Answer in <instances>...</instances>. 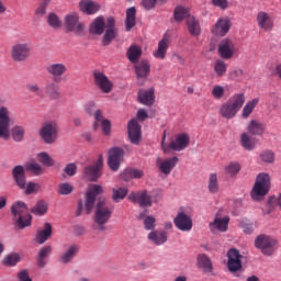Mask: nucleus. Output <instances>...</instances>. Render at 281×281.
Instances as JSON below:
<instances>
[{
  "label": "nucleus",
  "instance_id": "nucleus-63",
  "mask_svg": "<svg viewBox=\"0 0 281 281\" xmlns=\"http://www.w3.org/2000/svg\"><path fill=\"white\" fill-rule=\"evenodd\" d=\"M101 131L103 135H111V121L106 120L101 122Z\"/></svg>",
  "mask_w": 281,
  "mask_h": 281
},
{
  "label": "nucleus",
  "instance_id": "nucleus-26",
  "mask_svg": "<svg viewBox=\"0 0 281 281\" xmlns=\"http://www.w3.org/2000/svg\"><path fill=\"white\" fill-rule=\"evenodd\" d=\"M246 130L248 134L252 135L254 137H262V135H265V131H267V125L259 120H251Z\"/></svg>",
  "mask_w": 281,
  "mask_h": 281
},
{
  "label": "nucleus",
  "instance_id": "nucleus-8",
  "mask_svg": "<svg viewBox=\"0 0 281 281\" xmlns=\"http://www.w3.org/2000/svg\"><path fill=\"white\" fill-rule=\"evenodd\" d=\"M64 27L67 32H72L77 36H82V33L85 32V24L80 22V18L74 12L65 16Z\"/></svg>",
  "mask_w": 281,
  "mask_h": 281
},
{
  "label": "nucleus",
  "instance_id": "nucleus-64",
  "mask_svg": "<svg viewBox=\"0 0 281 281\" xmlns=\"http://www.w3.org/2000/svg\"><path fill=\"white\" fill-rule=\"evenodd\" d=\"M18 280L32 281V278H30V272H27V270H21L20 272H18Z\"/></svg>",
  "mask_w": 281,
  "mask_h": 281
},
{
  "label": "nucleus",
  "instance_id": "nucleus-12",
  "mask_svg": "<svg viewBox=\"0 0 281 281\" xmlns=\"http://www.w3.org/2000/svg\"><path fill=\"white\" fill-rule=\"evenodd\" d=\"M98 194H102V187L100 184H93L85 195V212L86 214H91L93 207H95V199Z\"/></svg>",
  "mask_w": 281,
  "mask_h": 281
},
{
  "label": "nucleus",
  "instance_id": "nucleus-57",
  "mask_svg": "<svg viewBox=\"0 0 281 281\" xmlns=\"http://www.w3.org/2000/svg\"><path fill=\"white\" fill-rule=\"evenodd\" d=\"M157 3H159V5H164L166 0H142V5L145 10H153Z\"/></svg>",
  "mask_w": 281,
  "mask_h": 281
},
{
  "label": "nucleus",
  "instance_id": "nucleus-59",
  "mask_svg": "<svg viewBox=\"0 0 281 281\" xmlns=\"http://www.w3.org/2000/svg\"><path fill=\"white\" fill-rule=\"evenodd\" d=\"M25 194H34V192H38L41 190V184L36 182H25Z\"/></svg>",
  "mask_w": 281,
  "mask_h": 281
},
{
  "label": "nucleus",
  "instance_id": "nucleus-58",
  "mask_svg": "<svg viewBox=\"0 0 281 281\" xmlns=\"http://www.w3.org/2000/svg\"><path fill=\"white\" fill-rule=\"evenodd\" d=\"M212 95L215 100H221L225 95V88L223 86H214L212 89Z\"/></svg>",
  "mask_w": 281,
  "mask_h": 281
},
{
  "label": "nucleus",
  "instance_id": "nucleus-24",
  "mask_svg": "<svg viewBox=\"0 0 281 281\" xmlns=\"http://www.w3.org/2000/svg\"><path fill=\"white\" fill-rule=\"evenodd\" d=\"M47 74L53 76L54 82H60V78L67 74V66L63 63L50 64L47 68Z\"/></svg>",
  "mask_w": 281,
  "mask_h": 281
},
{
  "label": "nucleus",
  "instance_id": "nucleus-55",
  "mask_svg": "<svg viewBox=\"0 0 281 281\" xmlns=\"http://www.w3.org/2000/svg\"><path fill=\"white\" fill-rule=\"evenodd\" d=\"M37 160L47 168H52V166H54V160L49 157V154L45 151L37 154Z\"/></svg>",
  "mask_w": 281,
  "mask_h": 281
},
{
  "label": "nucleus",
  "instance_id": "nucleus-27",
  "mask_svg": "<svg viewBox=\"0 0 281 281\" xmlns=\"http://www.w3.org/2000/svg\"><path fill=\"white\" fill-rule=\"evenodd\" d=\"M12 177H13V181H15L18 188H20V190H25V182H26V178H25V167L18 165L12 169Z\"/></svg>",
  "mask_w": 281,
  "mask_h": 281
},
{
  "label": "nucleus",
  "instance_id": "nucleus-61",
  "mask_svg": "<svg viewBox=\"0 0 281 281\" xmlns=\"http://www.w3.org/2000/svg\"><path fill=\"white\" fill-rule=\"evenodd\" d=\"M64 172H66V175L68 177H74V175H76V172H78V166H76V164H74V162L68 164L65 167Z\"/></svg>",
  "mask_w": 281,
  "mask_h": 281
},
{
  "label": "nucleus",
  "instance_id": "nucleus-60",
  "mask_svg": "<svg viewBox=\"0 0 281 281\" xmlns=\"http://www.w3.org/2000/svg\"><path fill=\"white\" fill-rule=\"evenodd\" d=\"M157 220H155L154 216H146L144 220V227L147 229V232H150V229H155V223Z\"/></svg>",
  "mask_w": 281,
  "mask_h": 281
},
{
  "label": "nucleus",
  "instance_id": "nucleus-14",
  "mask_svg": "<svg viewBox=\"0 0 281 281\" xmlns=\"http://www.w3.org/2000/svg\"><path fill=\"white\" fill-rule=\"evenodd\" d=\"M209 227L212 234H216V232L225 233L229 227V215H224L218 211L215 214L214 221L209 224Z\"/></svg>",
  "mask_w": 281,
  "mask_h": 281
},
{
  "label": "nucleus",
  "instance_id": "nucleus-52",
  "mask_svg": "<svg viewBox=\"0 0 281 281\" xmlns=\"http://www.w3.org/2000/svg\"><path fill=\"white\" fill-rule=\"evenodd\" d=\"M47 23L53 30L63 27V21L56 15V13H49L47 16Z\"/></svg>",
  "mask_w": 281,
  "mask_h": 281
},
{
  "label": "nucleus",
  "instance_id": "nucleus-18",
  "mask_svg": "<svg viewBox=\"0 0 281 281\" xmlns=\"http://www.w3.org/2000/svg\"><path fill=\"white\" fill-rule=\"evenodd\" d=\"M257 26L262 32H271L273 30V18H271V14L259 11L256 15Z\"/></svg>",
  "mask_w": 281,
  "mask_h": 281
},
{
  "label": "nucleus",
  "instance_id": "nucleus-31",
  "mask_svg": "<svg viewBox=\"0 0 281 281\" xmlns=\"http://www.w3.org/2000/svg\"><path fill=\"white\" fill-rule=\"evenodd\" d=\"M49 238H52V224L45 223L44 229L37 231L35 241H37L38 245H45Z\"/></svg>",
  "mask_w": 281,
  "mask_h": 281
},
{
  "label": "nucleus",
  "instance_id": "nucleus-41",
  "mask_svg": "<svg viewBox=\"0 0 281 281\" xmlns=\"http://www.w3.org/2000/svg\"><path fill=\"white\" fill-rule=\"evenodd\" d=\"M258 99H252L244 105L241 110V117H244V120H247V117H249L251 113H254V110L256 109V106H258Z\"/></svg>",
  "mask_w": 281,
  "mask_h": 281
},
{
  "label": "nucleus",
  "instance_id": "nucleus-19",
  "mask_svg": "<svg viewBox=\"0 0 281 281\" xmlns=\"http://www.w3.org/2000/svg\"><path fill=\"white\" fill-rule=\"evenodd\" d=\"M102 166H104V158L100 156L95 165L85 168L83 175L86 179H89V181H98V179H100V170H102Z\"/></svg>",
  "mask_w": 281,
  "mask_h": 281
},
{
  "label": "nucleus",
  "instance_id": "nucleus-17",
  "mask_svg": "<svg viewBox=\"0 0 281 281\" xmlns=\"http://www.w3.org/2000/svg\"><path fill=\"white\" fill-rule=\"evenodd\" d=\"M94 83L99 87L102 93H111L113 91V82L109 80V77L100 70L93 72Z\"/></svg>",
  "mask_w": 281,
  "mask_h": 281
},
{
  "label": "nucleus",
  "instance_id": "nucleus-32",
  "mask_svg": "<svg viewBox=\"0 0 281 281\" xmlns=\"http://www.w3.org/2000/svg\"><path fill=\"white\" fill-rule=\"evenodd\" d=\"M148 240H150L154 245H165L168 241V232L166 231H151L148 234Z\"/></svg>",
  "mask_w": 281,
  "mask_h": 281
},
{
  "label": "nucleus",
  "instance_id": "nucleus-11",
  "mask_svg": "<svg viewBox=\"0 0 281 281\" xmlns=\"http://www.w3.org/2000/svg\"><path fill=\"white\" fill-rule=\"evenodd\" d=\"M227 269L231 273L243 271V255L236 248H232L227 252Z\"/></svg>",
  "mask_w": 281,
  "mask_h": 281
},
{
  "label": "nucleus",
  "instance_id": "nucleus-23",
  "mask_svg": "<svg viewBox=\"0 0 281 281\" xmlns=\"http://www.w3.org/2000/svg\"><path fill=\"white\" fill-rule=\"evenodd\" d=\"M160 172H162V175H170V172H172V169L177 166V164H179V157L173 156L171 158H167V159H161L158 158L156 161Z\"/></svg>",
  "mask_w": 281,
  "mask_h": 281
},
{
  "label": "nucleus",
  "instance_id": "nucleus-37",
  "mask_svg": "<svg viewBox=\"0 0 281 281\" xmlns=\"http://www.w3.org/2000/svg\"><path fill=\"white\" fill-rule=\"evenodd\" d=\"M240 146L245 150H254L256 148V139L251 137V134L244 132L240 134Z\"/></svg>",
  "mask_w": 281,
  "mask_h": 281
},
{
  "label": "nucleus",
  "instance_id": "nucleus-33",
  "mask_svg": "<svg viewBox=\"0 0 281 281\" xmlns=\"http://www.w3.org/2000/svg\"><path fill=\"white\" fill-rule=\"evenodd\" d=\"M52 256V246H44L40 249L36 260H37V267L40 269H44V267L47 266V258Z\"/></svg>",
  "mask_w": 281,
  "mask_h": 281
},
{
  "label": "nucleus",
  "instance_id": "nucleus-36",
  "mask_svg": "<svg viewBox=\"0 0 281 281\" xmlns=\"http://www.w3.org/2000/svg\"><path fill=\"white\" fill-rule=\"evenodd\" d=\"M187 27L191 36H201V24L194 16L187 18Z\"/></svg>",
  "mask_w": 281,
  "mask_h": 281
},
{
  "label": "nucleus",
  "instance_id": "nucleus-49",
  "mask_svg": "<svg viewBox=\"0 0 281 281\" xmlns=\"http://www.w3.org/2000/svg\"><path fill=\"white\" fill-rule=\"evenodd\" d=\"M207 188L211 194H216V192H218V175L217 173H210Z\"/></svg>",
  "mask_w": 281,
  "mask_h": 281
},
{
  "label": "nucleus",
  "instance_id": "nucleus-43",
  "mask_svg": "<svg viewBox=\"0 0 281 281\" xmlns=\"http://www.w3.org/2000/svg\"><path fill=\"white\" fill-rule=\"evenodd\" d=\"M45 93L52 100H58V98H60L58 85H56L55 82H49L46 85Z\"/></svg>",
  "mask_w": 281,
  "mask_h": 281
},
{
  "label": "nucleus",
  "instance_id": "nucleus-53",
  "mask_svg": "<svg viewBox=\"0 0 281 281\" xmlns=\"http://www.w3.org/2000/svg\"><path fill=\"white\" fill-rule=\"evenodd\" d=\"M74 192V186L69 182H61L58 184L57 193L61 196H67Z\"/></svg>",
  "mask_w": 281,
  "mask_h": 281
},
{
  "label": "nucleus",
  "instance_id": "nucleus-22",
  "mask_svg": "<svg viewBox=\"0 0 281 281\" xmlns=\"http://www.w3.org/2000/svg\"><path fill=\"white\" fill-rule=\"evenodd\" d=\"M173 223L180 232H190L192 229V217L183 212L178 213Z\"/></svg>",
  "mask_w": 281,
  "mask_h": 281
},
{
  "label": "nucleus",
  "instance_id": "nucleus-50",
  "mask_svg": "<svg viewBox=\"0 0 281 281\" xmlns=\"http://www.w3.org/2000/svg\"><path fill=\"white\" fill-rule=\"evenodd\" d=\"M214 71L217 78H223L227 74V64L222 59H217L214 65Z\"/></svg>",
  "mask_w": 281,
  "mask_h": 281
},
{
  "label": "nucleus",
  "instance_id": "nucleus-48",
  "mask_svg": "<svg viewBox=\"0 0 281 281\" xmlns=\"http://www.w3.org/2000/svg\"><path fill=\"white\" fill-rule=\"evenodd\" d=\"M240 170V162L237 161H232L224 168L225 173L229 175L231 177H236Z\"/></svg>",
  "mask_w": 281,
  "mask_h": 281
},
{
  "label": "nucleus",
  "instance_id": "nucleus-45",
  "mask_svg": "<svg viewBox=\"0 0 281 281\" xmlns=\"http://www.w3.org/2000/svg\"><path fill=\"white\" fill-rule=\"evenodd\" d=\"M126 194H128V189L126 188L112 189V200L114 203H120V201H124V199H126Z\"/></svg>",
  "mask_w": 281,
  "mask_h": 281
},
{
  "label": "nucleus",
  "instance_id": "nucleus-13",
  "mask_svg": "<svg viewBox=\"0 0 281 281\" xmlns=\"http://www.w3.org/2000/svg\"><path fill=\"white\" fill-rule=\"evenodd\" d=\"M128 199L139 207H153V196L146 190L131 192Z\"/></svg>",
  "mask_w": 281,
  "mask_h": 281
},
{
  "label": "nucleus",
  "instance_id": "nucleus-25",
  "mask_svg": "<svg viewBox=\"0 0 281 281\" xmlns=\"http://www.w3.org/2000/svg\"><path fill=\"white\" fill-rule=\"evenodd\" d=\"M232 29V21L229 18H222L217 20L216 24L213 26L212 32L215 36H225L227 32Z\"/></svg>",
  "mask_w": 281,
  "mask_h": 281
},
{
  "label": "nucleus",
  "instance_id": "nucleus-42",
  "mask_svg": "<svg viewBox=\"0 0 281 281\" xmlns=\"http://www.w3.org/2000/svg\"><path fill=\"white\" fill-rule=\"evenodd\" d=\"M47 210V202H45V200H41L31 209V214H34L35 216H45Z\"/></svg>",
  "mask_w": 281,
  "mask_h": 281
},
{
  "label": "nucleus",
  "instance_id": "nucleus-9",
  "mask_svg": "<svg viewBox=\"0 0 281 281\" xmlns=\"http://www.w3.org/2000/svg\"><path fill=\"white\" fill-rule=\"evenodd\" d=\"M276 245H278V241L267 235H259L255 240V246L260 249L263 256H272L276 251Z\"/></svg>",
  "mask_w": 281,
  "mask_h": 281
},
{
  "label": "nucleus",
  "instance_id": "nucleus-6",
  "mask_svg": "<svg viewBox=\"0 0 281 281\" xmlns=\"http://www.w3.org/2000/svg\"><path fill=\"white\" fill-rule=\"evenodd\" d=\"M40 137L44 144H55L58 139V123L56 121H47L40 128Z\"/></svg>",
  "mask_w": 281,
  "mask_h": 281
},
{
  "label": "nucleus",
  "instance_id": "nucleus-40",
  "mask_svg": "<svg viewBox=\"0 0 281 281\" xmlns=\"http://www.w3.org/2000/svg\"><path fill=\"white\" fill-rule=\"evenodd\" d=\"M90 34H104V18L99 16L90 24Z\"/></svg>",
  "mask_w": 281,
  "mask_h": 281
},
{
  "label": "nucleus",
  "instance_id": "nucleus-39",
  "mask_svg": "<svg viewBox=\"0 0 281 281\" xmlns=\"http://www.w3.org/2000/svg\"><path fill=\"white\" fill-rule=\"evenodd\" d=\"M137 9L132 7L126 11L125 27L127 32H131L134 25H136Z\"/></svg>",
  "mask_w": 281,
  "mask_h": 281
},
{
  "label": "nucleus",
  "instance_id": "nucleus-34",
  "mask_svg": "<svg viewBox=\"0 0 281 281\" xmlns=\"http://www.w3.org/2000/svg\"><path fill=\"white\" fill-rule=\"evenodd\" d=\"M169 45L170 40L165 35L162 40L158 42V49L154 52V57L158 58L159 60H164V58H166Z\"/></svg>",
  "mask_w": 281,
  "mask_h": 281
},
{
  "label": "nucleus",
  "instance_id": "nucleus-51",
  "mask_svg": "<svg viewBox=\"0 0 281 281\" xmlns=\"http://www.w3.org/2000/svg\"><path fill=\"white\" fill-rule=\"evenodd\" d=\"M259 159L262 164H273L276 161V154L272 150L266 149L260 153Z\"/></svg>",
  "mask_w": 281,
  "mask_h": 281
},
{
  "label": "nucleus",
  "instance_id": "nucleus-4",
  "mask_svg": "<svg viewBox=\"0 0 281 281\" xmlns=\"http://www.w3.org/2000/svg\"><path fill=\"white\" fill-rule=\"evenodd\" d=\"M32 56V46L29 43H15L11 46V60L26 63Z\"/></svg>",
  "mask_w": 281,
  "mask_h": 281
},
{
  "label": "nucleus",
  "instance_id": "nucleus-7",
  "mask_svg": "<svg viewBox=\"0 0 281 281\" xmlns=\"http://www.w3.org/2000/svg\"><path fill=\"white\" fill-rule=\"evenodd\" d=\"M14 124L8 106H0V139H10V126Z\"/></svg>",
  "mask_w": 281,
  "mask_h": 281
},
{
  "label": "nucleus",
  "instance_id": "nucleus-21",
  "mask_svg": "<svg viewBox=\"0 0 281 281\" xmlns=\"http://www.w3.org/2000/svg\"><path fill=\"white\" fill-rule=\"evenodd\" d=\"M190 146V136L186 133L177 135L173 140L170 142L168 148L170 150H176V153H181Z\"/></svg>",
  "mask_w": 281,
  "mask_h": 281
},
{
  "label": "nucleus",
  "instance_id": "nucleus-16",
  "mask_svg": "<svg viewBox=\"0 0 281 281\" xmlns=\"http://www.w3.org/2000/svg\"><path fill=\"white\" fill-rule=\"evenodd\" d=\"M64 247L65 249L63 254H60L58 257V262H60V265H69L74 262V259L76 258V256L80 254V246L72 244L68 246L65 245Z\"/></svg>",
  "mask_w": 281,
  "mask_h": 281
},
{
  "label": "nucleus",
  "instance_id": "nucleus-2",
  "mask_svg": "<svg viewBox=\"0 0 281 281\" xmlns=\"http://www.w3.org/2000/svg\"><path fill=\"white\" fill-rule=\"evenodd\" d=\"M27 212V204L25 202L18 201L11 206L13 221H15L19 229H25V227L32 226V215Z\"/></svg>",
  "mask_w": 281,
  "mask_h": 281
},
{
  "label": "nucleus",
  "instance_id": "nucleus-28",
  "mask_svg": "<svg viewBox=\"0 0 281 281\" xmlns=\"http://www.w3.org/2000/svg\"><path fill=\"white\" fill-rule=\"evenodd\" d=\"M198 267L203 271V273H209L210 276H216L214 273V266L212 265V260L207 255L202 254L198 256Z\"/></svg>",
  "mask_w": 281,
  "mask_h": 281
},
{
  "label": "nucleus",
  "instance_id": "nucleus-5",
  "mask_svg": "<svg viewBox=\"0 0 281 281\" xmlns=\"http://www.w3.org/2000/svg\"><path fill=\"white\" fill-rule=\"evenodd\" d=\"M113 211L106 205L104 200H99L95 206L94 223L99 226V229H104L108 221H111Z\"/></svg>",
  "mask_w": 281,
  "mask_h": 281
},
{
  "label": "nucleus",
  "instance_id": "nucleus-56",
  "mask_svg": "<svg viewBox=\"0 0 281 281\" xmlns=\"http://www.w3.org/2000/svg\"><path fill=\"white\" fill-rule=\"evenodd\" d=\"M26 170H29V172H32L36 177L43 175V167H41V165H38V162L36 161L26 164Z\"/></svg>",
  "mask_w": 281,
  "mask_h": 281
},
{
  "label": "nucleus",
  "instance_id": "nucleus-30",
  "mask_svg": "<svg viewBox=\"0 0 281 281\" xmlns=\"http://www.w3.org/2000/svg\"><path fill=\"white\" fill-rule=\"evenodd\" d=\"M138 102L145 104V106H153L155 104V88L149 90L138 91Z\"/></svg>",
  "mask_w": 281,
  "mask_h": 281
},
{
  "label": "nucleus",
  "instance_id": "nucleus-20",
  "mask_svg": "<svg viewBox=\"0 0 281 281\" xmlns=\"http://www.w3.org/2000/svg\"><path fill=\"white\" fill-rule=\"evenodd\" d=\"M127 130L130 140L137 146L142 140V125H139L136 119H132L127 124Z\"/></svg>",
  "mask_w": 281,
  "mask_h": 281
},
{
  "label": "nucleus",
  "instance_id": "nucleus-10",
  "mask_svg": "<svg viewBox=\"0 0 281 281\" xmlns=\"http://www.w3.org/2000/svg\"><path fill=\"white\" fill-rule=\"evenodd\" d=\"M238 52L236 48V43L231 38H224L218 43L217 53L224 60H229L234 58V55Z\"/></svg>",
  "mask_w": 281,
  "mask_h": 281
},
{
  "label": "nucleus",
  "instance_id": "nucleus-3",
  "mask_svg": "<svg viewBox=\"0 0 281 281\" xmlns=\"http://www.w3.org/2000/svg\"><path fill=\"white\" fill-rule=\"evenodd\" d=\"M269 190H271V176L267 172H261L256 178L255 186L250 193L251 199L254 201H260V199L269 194Z\"/></svg>",
  "mask_w": 281,
  "mask_h": 281
},
{
  "label": "nucleus",
  "instance_id": "nucleus-29",
  "mask_svg": "<svg viewBox=\"0 0 281 281\" xmlns=\"http://www.w3.org/2000/svg\"><path fill=\"white\" fill-rule=\"evenodd\" d=\"M134 69L136 74V78L138 80L148 78L150 76V63L148 60H140L134 64Z\"/></svg>",
  "mask_w": 281,
  "mask_h": 281
},
{
  "label": "nucleus",
  "instance_id": "nucleus-38",
  "mask_svg": "<svg viewBox=\"0 0 281 281\" xmlns=\"http://www.w3.org/2000/svg\"><path fill=\"white\" fill-rule=\"evenodd\" d=\"M80 9L82 12H86V14H95V12L100 11V4L92 0H82L80 2Z\"/></svg>",
  "mask_w": 281,
  "mask_h": 281
},
{
  "label": "nucleus",
  "instance_id": "nucleus-35",
  "mask_svg": "<svg viewBox=\"0 0 281 281\" xmlns=\"http://www.w3.org/2000/svg\"><path fill=\"white\" fill-rule=\"evenodd\" d=\"M126 56L133 65L139 63V59L142 58V46L139 45H131L127 49Z\"/></svg>",
  "mask_w": 281,
  "mask_h": 281
},
{
  "label": "nucleus",
  "instance_id": "nucleus-62",
  "mask_svg": "<svg viewBox=\"0 0 281 281\" xmlns=\"http://www.w3.org/2000/svg\"><path fill=\"white\" fill-rule=\"evenodd\" d=\"M212 5L220 8L221 10H227L229 2L227 0H212Z\"/></svg>",
  "mask_w": 281,
  "mask_h": 281
},
{
  "label": "nucleus",
  "instance_id": "nucleus-1",
  "mask_svg": "<svg viewBox=\"0 0 281 281\" xmlns=\"http://www.w3.org/2000/svg\"><path fill=\"white\" fill-rule=\"evenodd\" d=\"M246 100L245 93L243 92L233 94L224 104L221 105L220 115H222L224 120H234V117L238 115V111L243 109Z\"/></svg>",
  "mask_w": 281,
  "mask_h": 281
},
{
  "label": "nucleus",
  "instance_id": "nucleus-46",
  "mask_svg": "<svg viewBox=\"0 0 281 281\" xmlns=\"http://www.w3.org/2000/svg\"><path fill=\"white\" fill-rule=\"evenodd\" d=\"M188 16H190V11L181 5L177 7L173 11V19L178 23H181L183 19H188Z\"/></svg>",
  "mask_w": 281,
  "mask_h": 281
},
{
  "label": "nucleus",
  "instance_id": "nucleus-47",
  "mask_svg": "<svg viewBox=\"0 0 281 281\" xmlns=\"http://www.w3.org/2000/svg\"><path fill=\"white\" fill-rule=\"evenodd\" d=\"M19 262H21V257L19 256V254H11L2 259V265L4 267H16Z\"/></svg>",
  "mask_w": 281,
  "mask_h": 281
},
{
  "label": "nucleus",
  "instance_id": "nucleus-54",
  "mask_svg": "<svg viewBox=\"0 0 281 281\" xmlns=\"http://www.w3.org/2000/svg\"><path fill=\"white\" fill-rule=\"evenodd\" d=\"M117 36V33L115 32V29H106L105 33L103 35L102 45L108 46L111 45L113 42V38Z\"/></svg>",
  "mask_w": 281,
  "mask_h": 281
},
{
  "label": "nucleus",
  "instance_id": "nucleus-44",
  "mask_svg": "<svg viewBox=\"0 0 281 281\" xmlns=\"http://www.w3.org/2000/svg\"><path fill=\"white\" fill-rule=\"evenodd\" d=\"M11 137L13 142H23V138L25 137V127L21 125H15L11 130Z\"/></svg>",
  "mask_w": 281,
  "mask_h": 281
},
{
  "label": "nucleus",
  "instance_id": "nucleus-15",
  "mask_svg": "<svg viewBox=\"0 0 281 281\" xmlns=\"http://www.w3.org/2000/svg\"><path fill=\"white\" fill-rule=\"evenodd\" d=\"M124 157V149L120 147H112L109 150L108 156V166L113 172H117L120 170V166L122 164V158Z\"/></svg>",
  "mask_w": 281,
  "mask_h": 281
}]
</instances>
